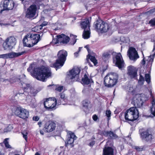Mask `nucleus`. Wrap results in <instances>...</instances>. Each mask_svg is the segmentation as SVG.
Wrapping results in <instances>:
<instances>
[{
    "instance_id": "obj_1",
    "label": "nucleus",
    "mask_w": 155,
    "mask_h": 155,
    "mask_svg": "<svg viewBox=\"0 0 155 155\" xmlns=\"http://www.w3.org/2000/svg\"><path fill=\"white\" fill-rule=\"evenodd\" d=\"M36 67L35 64L33 63L30 65L27 70L37 79L44 81L45 79L51 77V72L49 68L44 66L41 68Z\"/></svg>"
},
{
    "instance_id": "obj_2",
    "label": "nucleus",
    "mask_w": 155,
    "mask_h": 155,
    "mask_svg": "<svg viewBox=\"0 0 155 155\" xmlns=\"http://www.w3.org/2000/svg\"><path fill=\"white\" fill-rule=\"evenodd\" d=\"M127 91L131 94H135L134 98V103L135 106L140 107L143 105V103L148 100L149 96L143 94H137L138 92L137 86L130 85L127 87Z\"/></svg>"
},
{
    "instance_id": "obj_3",
    "label": "nucleus",
    "mask_w": 155,
    "mask_h": 155,
    "mask_svg": "<svg viewBox=\"0 0 155 155\" xmlns=\"http://www.w3.org/2000/svg\"><path fill=\"white\" fill-rule=\"evenodd\" d=\"M40 39V35L38 34L29 33L24 38L23 41L24 45L31 47L36 44Z\"/></svg>"
},
{
    "instance_id": "obj_4",
    "label": "nucleus",
    "mask_w": 155,
    "mask_h": 155,
    "mask_svg": "<svg viewBox=\"0 0 155 155\" xmlns=\"http://www.w3.org/2000/svg\"><path fill=\"white\" fill-rule=\"evenodd\" d=\"M118 79V75L116 73H109L104 78V85L107 87H112L117 83Z\"/></svg>"
},
{
    "instance_id": "obj_5",
    "label": "nucleus",
    "mask_w": 155,
    "mask_h": 155,
    "mask_svg": "<svg viewBox=\"0 0 155 155\" xmlns=\"http://www.w3.org/2000/svg\"><path fill=\"white\" fill-rule=\"evenodd\" d=\"M67 54V51L65 50L59 51L58 53V59L54 64L53 67L58 69L61 67L66 60Z\"/></svg>"
},
{
    "instance_id": "obj_6",
    "label": "nucleus",
    "mask_w": 155,
    "mask_h": 155,
    "mask_svg": "<svg viewBox=\"0 0 155 155\" xmlns=\"http://www.w3.org/2000/svg\"><path fill=\"white\" fill-rule=\"evenodd\" d=\"M139 113L136 107H131L127 110L125 113V118L127 121H133L139 117Z\"/></svg>"
},
{
    "instance_id": "obj_7",
    "label": "nucleus",
    "mask_w": 155,
    "mask_h": 155,
    "mask_svg": "<svg viewBox=\"0 0 155 155\" xmlns=\"http://www.w3.org/2000/svg\"><path fill=\"white\" fill-rule=\"evenodd\" d=\"M35 4L31 5L27 9L26 12V17L30 18L33 17L35 15L37 8L40 5H41V2L40 1H36Z\"/></svg>"
},
{
    "instance_id": "obj_8",
    "label": "nucleus",
    "mask_w": 155,
    "mask_h": 155,
    "mask_svg": "<svg viewBox=\"0 0 155 155\" xmlns=\"http://www.w3.org/2000/svg\"><path fill=\"white\" fill-rule=\"evenodd\" d=\"M113 63L119 68H121L124 66V61L121 54L113 52L112 53Z\"/></svg>"
},
{
    "instance_id": "obj_9",
    "label": "nucleus",
    "mask_w": 155,
    "mask_h": 155,
    "mask_svg": "<svg viewBox=\"0 0 155 155\" xmlns=\"http://www.w3.org/2000/svg\"><path fill=\"white\" fill-rule=\"evenodd\" d=\"M14 2L12 0H5L0 3V13L4 10L12 9L14 6Z\"/></svg>"
},
{
    "instance_id": "obj_10",
    "label": "nucleus",
    "mask_w": 155,
    "mask_h": 155,
    "mask_svg": "<svg viewBox=\"0 0 155 155\" xmlns=\"http://www.w3.org/2000/svg\"><path fill=\"white\" fill-rule=\"evenodd\" d=\"M16 40L13 36L9 37L6 38L3 44V47L4 50H7L13 48L15 45Z\"/></svg>"
},
{
    "instance_id": "obj_11",
    "label": "nucleus",
    "mask_w": 155,
    "mask_h": 155,
    "mask_svg": "<svg viewBox=\"0 0 155 155\" xmlns=\"http://www.w3.org/2000/svg\"><path fill=\"white\" fill-rule=\"evenodd\" d=\"M95 28L98 31L103 33L107 32L109 29L110 27L107 23L101 20H97L95 24Z\"/></svg>"
},
{
    "instance_id": "obj_12",
    "label": "nucleus",
    "mask_w": 155,
    "mask_h": 155,
    "mask_svg": "<svg viewBox=\"0 0 155 155\" xmlns=\"http://www.w3.org/2000/svg\"><path fill=\"white\" fill-rule=\"evenodd\" d=\"M57 104L56 99L54 97L47 98L44 102V105L48 110H53L56 109V105Z\"/></svg>"
},
{
    "instance_id": "obj_13",
    "label": "nucleus",
    "mask_w": 155,
    "mask_h": 155,
    "mask_svg": "<svg viewBox=\"0 0 155 155\" xmlns=\"http://www.w3.org/2000/svg\"><path fill=\"white\" fill-rule=\"evenodd\" d=\"M15 114L18 117L24 120L27 119L29 116V111L21 107L16 108L15 111Z\"/></svg>"
},
{
    "instance_id": "obj_14",
    "label": "nucleus",
    "mask_w": 155,
    "mask_h": 155,
    "mask_svg": "<svg viewBox=\"0 0 155 155\" xmlns=\"http://www.w3.org/2000/svg\"><path fill=\"white\" fill-rule=\"evenodd\" d=\"M77 138L74 134L71 132H69L68 133L67 139L65 142L66 147L70 146L71 147L74 146L73 143L75 140Z\"/></svg>"
},
{
    "instance_id": "obj_15",
    "label": "nucleus",
    "mask_w": 155,
    "mask_h": 155,
    "mask_svg": "<svg viewBox=\"0 0 155 155\" xmlns=\"http://www.w3.org/2000/svg\"><path fill=\"white\" fill-rule=\"evenodd\" d=\"M80 68L77 67H74L70 71L68 74L69 78L73 81H77L78 79V75L80 72Z\"/></svg>"
},
{
    "instance_id": "obj_16",
    "label": "nucleus",
    "mask_w": 155,
    "mask_h": 155,
    "mask_svg": "<svg viewBox=\"0 0 155 155\" xmlns=\"http://www.w3.org/2000/svg\"><path fill=\"white\" fill-rule=\"evenodd\" d=\"M127 55L129 59L134 61L139 58L137 52L135 48L133 47H130L127 51Z\"/></svg>"
},
{
    "instance_id": "obj_17",
    "label": "nucleus",
    "mask_w": 155,
    "mask_h": 155,
    "mask_svg": "<svg viewBox=\"0 0 155 155\" xmlns=\"http://www.w3.org/2000/svg\"><path fill=\"white\" fill-rule=\"evenodd\" d=\"M137 70L135 67L130 66L127 68V74L131 79H135L137 76Z\"/></svg>"
},
{
    "instance_id": "obj_18",
    "label": "nucleus",
    "mask_w": 155,
    "mask_h": 155,
    "mask_svg": "<svg viewBox=\"0 0 155 155\" xmlns=\"http://www.w3.org/2000/svg\"><path fill=\"white\" fill-rule=\"evenodd\" d=\"M55 124L54 123L48 121L45 123L44 129L47 132H49L53 131L55 129Z\"/></svg>"
},
{
    "instance_id": "obj_19",
    "label": "nucleus",
    "mask_w": 155,
    "mask_h": 155,
    "mask_svg": "<svg viewBox=\"0 0 155 155\" xmlns=\"http://www.w3.org/2000/svg\"><path fill=\"white\" fill-rule=\"evenodd\" d=\"M60 98L56 99L57 104L58 105L61 104H64L67 100V97L63 93L60 94Z\"/></svg>"
},
{
    "instance_id": "obj_20",
    "label": "nucleus",
    "mask_w": 155,
    "mask_h": 155,
    "mask_svg": "<svg viewBox=\"0 0 155 155\" xmlns=\"http://www.w3.org/2000/svg\"><path fill=\"white\" fill-rule=\"evenodd\" d=\"M150 93L152 100L151 101L152 106L150 107V110L151 111V113L153 115L155 116V98L153 95L152 90L150 89Z\"/></svg>"
},
{
    "instance_id": "obj_21",
    "label": "nucleus",
    "mask_w": 155,
    "mask_h": 155,
    "mask_svg": "<svg viewBox=\"0 0 155 155\" xmlns=\"http://www.w3.org/2000/svg\"><path fill=\"white\" fill-rule=\"evenodd\" d=\"M59 37V40H60L61 43L63 44H66L69 41L70 38L69 37L65 35L62 34L58 36Z\"/></svg>"
},
{
    "instance_id": "obj_22",
    "label": "nucleus",
    "mask_w": 155,
    "mask_h": 155,
    "mask_svg": "<svg viewBox=\"0 0 155 155\" xmlns=\"http://www.w3.org/2000/svg\"><path fill=\"white\" fill-rule=\"evenodd\" d=\"M151 54L148 57V59L147 60V62L152 65L153 61L154 58L155 57V45H154L153 49L152 51Z\"/></svg>"
},
{
    "instance_id": "obj_23",
    "label": "nucleus",
    "mask_w": 155,
    "mask_h": 155,
    "mask_svg": "<svg viewBox=\"0 0 155 155\" xmlns=\"http://www.w3.org/2000/svg\"><path fill=\"white\" fill-rule=\"evenodd\" d=\"M102 134L105 136H109L112 138L115 139L117 137V136L112 131H103L102 132Z\"/></svg>"
},
{
    "instance_id": "obj_24",
    "label": "nucleus",
    "mask_w": 155,
    "mask_h": 155,
    "mask_svg": "<svg viewBox=\"0 0 155 155\" xmlns=\"http://www.w3.org/2000/svg\"><path fill=\"white\" fill-rule=\"evenodd\" d=\"M81 28L84 30L89 29L90 28V23L87 19H84L81 23Z\"/></svg>"
},
{
    "instance_id": "obj_25",
    "label": "nucleus",
    "mask_w": 155,
    "mask_h": 155,
    "mask_svg": "<svg viewBox=\"0 0 155 155\" xmlns=\"http://www.w3.org/2000/svg\"><path fill=\"white\" fill-rule=\"evenodd\" d=\"M25 53V51H23L17 53L12 52L8 53V58L17 57Z\"/></svg>"
},
{
    "instance_id": "obj_26",
    "label": "nucleus",
    "mask_w": 155,
    "mask_h": 155,
    "mask_svg": "<svg viewBox=\"0 0 155 155\" xmlns=\"http://www.w3.org/2000/svg\"><path fill=\"white\" fill-rule=\"evenodd\" d=\"M113 149L111 147H105L103 150V155H113Z\"/></svg>"
},
{
    "instance_id": "obj_27",
    "label": "nucleus",
    "mask_w": 155,
    "mask_h": 155,
    "mask_svg": "<svg viewBox=\"0 0 155 155\" xmlns=\"http://www.w3.org/2000/svg\"><path fill=\"white\" fill-rule=\"evenodd\" d=\"M91 82H93L92 80L89 78L86 74L84 75V77L82 79V83L84 84H89Z\"/></svg>"
},
{
    "instance_id": "obj_28",
    "label": "nucleus",
    "mask_w": 155,
    "mask_h": 155,
    "mask_svg": "<svg viewBox=\"0 0 155 155\" xmlns=\"http://www.w3.org/2000/svg\"><path fill=\"white\" fill-rule=\"evenodd\" d=\"M90 28L87 29V30H84L82 36L83 38L85 39H87L90 37L91 32Z\"/></svg>"
},
{
    "instance_id": "obj_29",
    "label": "nucleus",
    "mask_w": 155,
    "mask_h": 155,
    "mask_svg": "<svg viewBox=\"0 0 155 155\" xmlns=\"http://www.w3.org/2000/svg\"><path fill=\"white\" fill-rule=\"evenodd\" d=\"M90 104V101L87 99L85 100L82 102V104L83 107L86 109L89 106Z\"/></svg>"
},
{
    "instance_id": "obj_30",
    "label": "nucleus",
    "mask_w": 155,
    "mask_h": 155,
    "mask_svg": "<svg viewBox=\"0 0 155 155\" xmlns=\"http://www.w3.org/2000/svg\"><path fill=\"white\" fill-rule=\"evenodd\" d=\"M42 29V26L40 25L39 26H36L32 28V31L34 32H40Z\"/></svg>"
},
{
    "instance_id": "obj_31",
    "label": "nucleus",
    "mask_w": 155,
    "mask_h": 155,
    "mask_svg": "<svg viewBox=\"0 0 155 155\" xmlns=\"http://www.w3.org/2000/svg\"><path fill=\"white\" fill-rule=\"evenodd\" d=\"M87 58L90 59L91 61L94 63V65H97V62L95 57L88 55L87 56Z\"/></svg>"
},
{
    "instance_id": "obj_32",
    "label": "nucleus",
    "mask_w": 155,
    "mask_h": 155,
    "mask_svg": "<svg viewBox=\"0 0 155 155\" xmlns=\"http://www.w3.org/2000/svg\"><path fill=\"white\" fill-rule=\"evenodd\" d=\"M9 138H6L4 139L3 143L5 144V147L7 148H12L11 146L9 144L8 140Z\"/></svg>"
},
{
    "instance_id": "obj_33",
    "label": "nucleus",
    "mask_w": 155,
    "mask_h": 155,
    "mask_svg": "<svg viewBox=\"0 0 155 155\" xmlns=\"http://www.w3.org/2000/svg\"><path fill=\"white\" fill-rule=\"evenodd\" d=\"M70 37L71 39L73 41L70 42V44L73 45L76 42L77 39H76V38L77 37V36L72 34H71L70 35Z\"/></svg>"
},
{
    "instance_id": "obj_34",
    "label": "nucleus",
    "mask_w": 155,
    "mask_h": 155,
    "mask_svg": "<svg viewBox=\"0 0 155 155\" xmlns=\"http://www.w3.org/2000/svg\"><path fill=\"white\" fill-rule=\"evenodd\" d=\"M21 84L22 86V87L23 89L25 91L26 90H28V89H30V85L29 84L23 82H21Z\"/></svg>"
},
{
    "instance_id": "obj_35",
    "label": "nucleus",
    "mask_w": 155,
    "mask_h": 155,
    "mask_svg": "<svg viewBox=\"0 0 155 155\" xmlns=\"http://www.w3.org/2000/svg\"><path fill=\"white\" fill-rule=\"evenodd\" d=\"M110 54L108 52H104L103 54L102 58L106 60L110 57Z\"/></svg>"
},
{
    "instance_id": "obj_36",
    "label": "nucleus",
    "mask_w": 155,
    "mask_h": 155,
    "mask_svg": "<svg viewBox=\"0 0 155 155\" xmlns=\"http://www.w3.org/2000/svg\"><path fill=\"white\" fill-rule=\"evenodd\" d=\"M145 80L144 77L141 74L140 75L139 79L138 81V84L142 85L143 84Z\"/></svg>"
},
{
    "instance_id": "obj_37",
    "label": "nucleus",
    "mask_w": 155,
    "mask_h": 155,
    "mask_svg": "<svg viewBox=\"0 0 155 155\" xmlns=\"http://www.w3.org/2000/svg\"><path fill=\"white\" fill-rule=\"evenodd\" d=\"M59 35L56 36V38H53L52 40L53 43L54 44H57L58 43H61L60 40H59V37H58Z\"/></svg>"
},
{
    "instance_id": "obj_38",
    "label": "nucleus",
    "mask_w": 155,
    "mask_h": 155,
    "mask_svg": "<svg viewBox=\"0 0 155 155\" xmlns=\"http://www.w3.org/2000/svg\"><path fill=\"white\" fill-rule=\"evenodd\" d=\"M105 114L107 117V120L108 121L110 119L111 111L110 110L107 109L106 111Z\"/></svg>"
},
{
    "instance_id": "obj_39",
    "label": "nucleus",
    "mask_w": 155,
    "mask_h": 155,
    "mask_svg": "<svg viewBox=\"0 0 155 155\" xmlns=\"http://www.w3.org/2000/svg\"><path fill=\"white\" fill-rule=\"evenodd\" d=\"M13 129V127L11 125H9L7 127L5 128L4 130V132H8L10 131Z\"/></svg>"
},
{
    "instance_id": "obj_40",
    "label": "nucleus",
    "mask_w": 155,
    "mask_h": 155,
    "mask_svg": "<svg viewBox=\"0 0 155 155\" xmlns=\"http://www.w3.org/2000/svg\"><path fill=\"white\" fill-rule=\"evenodd\" d=\"M146 81L149 84L150 82V76L149 74H146L145 76Z\"/></svg>"
},
{
    "instance_id": "obj_41",
    "label": "nucleus",
    "mask_w": 155,
    "mask_h": 155,
    "mask_svg": "<svg viewBox=\"0 0 155 155\" xmlns=\"http://www.w3.org/2000/svg\"><path fill=\"white\" fill-rule=\"evenodd\" d=\"M31 0H21L22 3L24 4L25 8H26L27 5L29 3Z\"/></svg>"
},
{
    "instance_id": "obj_42",
    "label": "nucleus",
    "mask_w": 155,
    "mask_h": 155,
    "mask_svg": "<svg viewBox=\"0 0 155 155\" xmlns=\"http://www.w3.org/2000/svg\"><path fill=\"white\" fill-rule=\"evenodd\" d=\"M64 87L62 86L57 85L56 86L55 90L58 92H61L63 90Z\"/></svg>"
},
{
    "instance_id": "obj_43",
    "label": "nucleus",
    "mask_w": 155,
    "mask_h": 155,
    "mask_svg": "<svg viewBox=\"0 0 155 155\" xmlns=\"http://www.w3.org/2000/svg\"><path fill=\"white\" fill-rule=\"evenodd\" d=\"M149 24L151 26H155V18L150 20L149 21Z\"/></svg>"
},
{
    "instance_id": "obj_44",
    "label": "nucleus",
    "mask_w": 155,
    "mask_h": 155,
    "mask_svg": "<svg viewBox=\"0 0 155 155\" xmlns=\"http://www.w3.org/2000/svg\"><path fill=\"white\" fill-rule=\"evenodd\" d=\"M0 58L4 59L8 58V53L0 54Z\"/></svg>"
},
{
    "instance_id": "obj_45",
    "label": "nucleus",
    "mask_w": 155,
    "mask_h": 155,
    "mask_svg": "<svg viewBox=\"0 0 155 155\" xmlns=\"http://www.w3.org/2000/svg\"><path fill=\"white\" fill-rule=\"evenodd\" d=\"M155 12V8L150 10L146 12V14H150Z\"/></svg>"
},
{
    "instance_id": "obj_46",
    "label": "nucleus",
    "mask_w": 155,
    "mask_h": 155,
    "mask_svg": "<svg viewBox=\"0 0 155 155\" xmlns=\"http://www.w3.org/2000/svg\"><path fill=\"white\" fill-rule=\"evenodd\" d=\"M22 134L23 135V138L25 139V140L26 141H27V137H28L27 134V133H26L25 134H24V133L22 132Z\"/></svg>"
},
{
    "instance_id": "obj_47",
    "label": "nucleus",
    "mask_w": 155,
    "mask_h": 155,
    "mask_svg": "<svg viewBox=\"0 0 155 155\" xmlns=\"http://www.w3.org/2000/svg\"><path fill=\"white\" fill-rule=\"evenodd\" d=\"M32 119L34 120L35 121H38L39 120V117L38 116H34L33 117Z\"/></svg>"
},
{
    "instance_id": "obj_48",
    "label": "nucleus",
    "mask_w": 155,
    "mask_h": 155,
    "mask_svg": "<svg viewBox=\"0 0 155 155\" xmlns=\"http://www.w3.org/2000/svg\"><path fill=\"white\" fill-rule=\"evenodd\" d=\"M93 120L95 121H96L98 119V117L96 115H94L92 117Z\"/></svg>"
},
{
    "instance_id": "obj_49",
    "label": "nucleus",
    "mask_w": 155,
    "mask_h": 155,
    "mask_svg": "<svg viewBox=\"0 0 155 155\" xmlns=\"http://www.w3.org/2000/svg\"><path fill=\"white\" fill-rule=\"evenodd\" d=\"M95 143V141H91L89 144V146L91 147L93 146Z\"/></svg>"
},
{
    "instance_id": "obj_50",
    "label": "nucleus",
    "mask_w": 155,
    "mask_h": 155,
    "mask_svg": "<svg viewBox=\"0 0 155 155\" xmlns=\"http://www.w3.org/2000/svg\"><path fill=\"white\" fill-rule=\"evenodd\" d=\"M47 24V22H46V21H44L43 22L42 24L41 25V26H42V28L43 27V26H45Z\"/></svg>"
},
{
    "instance_id": "obj_51",
    "label": "nucleus",
    "mask_w": 155,
    "mask_h": 155,
    "mask_svg": "<svg viewBox=\"0 0 155 155\" xmlns=\"http://www.w3.org/2000/svg\"><path fill=\"white\" fill-rule=\"evenodd\" d=\"M142 53L143 55V59L142 60V61L141 63L143 64H145V61L144 60V55L143 54V52H142Z\"/></svg>"
},
{
    "instance_id": "obj_52",
    "label": "nucleus",
    "mask_w": 155,
    "mask_h": 155,
    "mask_svg": "<svg viewBox=\"0 0 155 155\" xmlns=\"http://www.w3.org/2000/svg\"><path fill=\"white\" fill-rule=\"evenodd\" d=\"M135 148L136 150L138 151H141L143 150V149L142 148H141L138 147H137Z\"/></svg>"
},
{
    "instance_id": "obj_53",
    "label": "nucleus",
    "mask_w": 155,
    "mask_h": 155,
    "mask_svg": "<svg viewBox=\"0 0 155 155\" xmlns=\"http://www.w3.org/2000/svg\"><path fill=\"white\" fill-rule=\"evenodd\" d=\"M0 25H1V26H3L4 25H8V24L7 23H2V22H1V21H0Z\"/></svg>"
},
{
    "instance_id": "obj_54",
    "label": "nucleus",
    "mask_w": 155,
    "mask_h": 155,
    "mask_svg": "<svg viewBox=\"0 0 155 155\" xmlns=\"http://www.w3.org/2000/svg\"><path fill=\"white\" fill-rule=\"evenodd\" d=\"M78 52H75L74 53V56L75 57H78Z\"/></svg>"
},
{
    "instance_id": "obj_55",
    "label": "nucleus",
    "mask_w": 155,
    "mask_h": 155,
    "mask_svg": "<svg viewBox=\"0 0 155 155\" xmlns=\"http://www.w3.org/2000/svg\"><path fill=\"white\" fill-rule=\"evenodd\" d=\"M42 122L41 121H39L38 123V125L39 126V127H40L42 125Z\"/></svg>"
},
{
    "instance_id": "obj_56",
    "label": "nucleus",
    "mask_w": 155,
    "mask_h": 155,
    "mask_svg": "<svg viewBox=\"0 0 155 155\" xmlns=\"http://www.w3.org/2000/svg\"><path fill=\"white\" fill-rule=\"evenodd\" d=\"M40 133L41 135H43L44 134V132L42 130H41L40 131Z\"/></svg>"
},
{
    "instance_id": "obj_57",
    "label": "nucleus",
    "mask_w": 155,
    "mask_h": 155,
    "mask_svg": "<svg viewBox=\"0 0 155 155\" xmlns=\"http://www.w3.org/2000/svg\"><path fill=\"white\" fill-rule=\"evenodd\" d=\"M155 0H148V2H153Z\"/></svg>"
},
{
    "instance_id": "obj_58",
    "label": "nucleus",
    "mask_w": 155,
    "mask_h": 155,
    "mask_svg": "<svg viewBox=\"0 0 155 155\" xmlns=\"http://www.w3.org/2000/svg\"><path fill=\"white\" fill-rule=\"evenodd\" d=\"M16 80L17 81H20V80L18 78H16L15 80V82H16Z\"/></svg>"
},
{
    "instance_id": "obj_59",
    "label": "nucleus",
    "mask_w": 155,
    "mask_h": 155,
    "mask_svg": "<svg viewBox=\"0 0 155 155\" xmlns=\"http://www.w3.org/2000/svg\"><path fill=\"white\" fill-rule=\"evenodd\" d=\"M82 48V47H79V51L78 52L80 51H81V48Z\"/></svg>"
},
{
    "instance_id": "obj_60",
    "label": "nucleus",
    "mask_w": 155,
    "mask_h": 155,
    "mask_svg": "<svg viewBox=\"0 0 155 155\" xmlns=\"http://www.w3.org/2000/svg\"><path fill=\"white\" fill-rule=\"evenodd\" d=\"M119 33H123V34L125 33H124L123 32H121V31H119Z\"/></svg>"
},
{
    "instance_id": "obj_61",
    "label": "nucleus",
    "mask_w": 155,
    "mask_h": 155,
    "mask_svg": "<svg viewBox=\"0 0 155 155\" xmlns=\"http://www.w3.org/2000/svg\"><path fill=\"white\" fill-rule=\"evenodd\" d=\"M35 155H40V154L38 152L35 153Z\"/></svg>"
},
{
    "instance_id": "obj_62",
    "label": "nucleus",
    "mask_w": 155,
    "mask_h": 155,
    "mask_svg": "<svg viewBox=\"0 0 155 155\" xmlns=\"http://www.w3.org/2000/svg\"><path fill=\"white\" fill-rule=\"evenodd\" d=\"M85 47L87 49V51H88V48L87 46H85Z\"/></svg>"
},
{
    "instance_id": "obj_63",
    "label": "nucleus",
    "mask_w": 155,
    "mask_h": 155,
    "mask_svg": "<svg viewBox=\"0 0 155 155\" xmlns=\"http://www.w3.org/2000/svg\"><path fill=\"white\" fill-rule=\"evenodd\" d=\"M61 2L66 1L68 0H60Z\"/></svg>"
},
{
    "instance_id": "obj_64",
    "label": "nucleus",
    "mask_w": 155,
    "mask_h": 155,
    "mask_svg": "<svg viewBox=\"0 0 155 155\" xmlns=\"http://www.w3.org/2000/svg\"><path fill=\"white\" fill-rule=\"evenodd\" d=\"M89 66L90 67H92V65L90 63H89Z\"/></svg>"
}]
</instances>
